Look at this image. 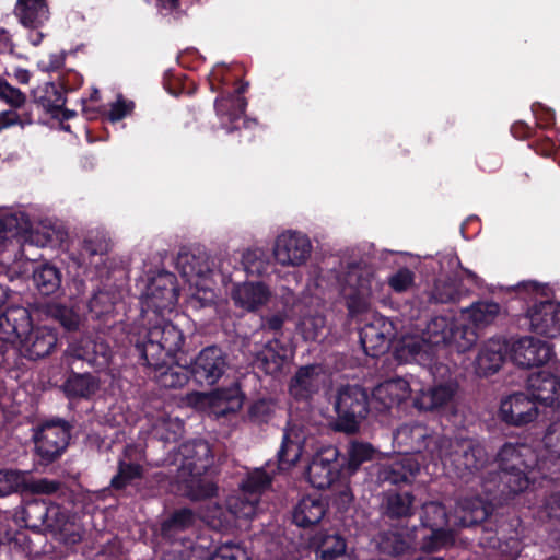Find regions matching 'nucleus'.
<instances>
[{
    "label": "nucleus",
    "mask_w": 560,
    "mask_h": 560,
    "mask_svg": "<svg viewBox=\"0 0 560 560\" xmlns=\"http://www.w3.org/2000/svg\"><path fill=\"white\" fill-rule=\"evenodd\" d=\"M545 452L524 458V446L505 443L498 453L494 469L482 478V490L492 499H509L527 490L530 485L547 488L560 482V421L552 422L544 435Z\"/></svg>",
    "instance_id": "f257e3e1"
},
{
    "label": "nucleus",
    "mask_w": 560,
    "mask_h": 560,
    "mask_svg": "<svg viewBox=\"0 0 560 560\" xmlns=\"http://www.w3.org/2000/svg\"><path fill=\"white\" fill-rule=\"evenodd\" d=\"M182 464L178 469V488L192 501L217 495L218 486L212 478L214 455L205 440H192L180 445Z\"/></svg>",
    "instance_id": "f03ea898"
},
{
    "label": "nucleus",
    "mask_w": 560,
    "mask_h": 560,
    "mask_svg": "<svg viewBox=\"0 0 560 560\" xmlns=\"http://www.w3.org/2000/svg\"><path fill=\"white\" fill-rule=\"evenodd\" d=\"M129 352L143 366H159L172 360L185 343L183 331L170 320L161 318L152 326L128 335Z\"/></svg>",
    "instance_id": "7ed1b4c3"
},
{
    "label": "nucleus",
    "mask_w": 560,
    "mask_h": 560,
    "mask_svg": "<svg viewBox=\"0 0 560 560\" xmlns=\"http://www.w3.org/2000/svg\"><path fill=\"white\" fill-rule=\"evenodd\" d=\"M513 290L517 299L533 303L518 319L521 325H527L530 331L547 338L560 335V302L538 301L545 288L536 281H522Z\"/></svg>",
    "instance_id": "20e7f679"
},
{
    "label": "nucleus",
    "mask_w": 560,
    "mask_h": 560,
    "mask_svg": "<svg viewBox=\"0 0 560 560\" xmlns=\"http://www.w3.org/2000/svg\"><path fill=\"white\" fill-rule=\"evenodd\" d=\"M439 457L460 481L469 483L479 480L482 487L483 470L491 465L485 446L472 439L455 440L448 443V451H439Z\"/></svg>",
    "instance_id": "39448f33"
},
{
    "label": "nucleus",
    "mask_w": 560,
    "mask_h": 560,
    "mask_svg": "<svg viewBox=\"0 0 560 560\" xmlns=\"http://www.w3.org/2000/svg\"><path fill=\"white\" fill-rule=\"evenodd\" d=\"M10 290L0 284V368H20L22 359L15 347L19 332L30 326V311L21 305H8Z\"/></svg>",
    "instance_id": "423d86ee"
},
{
    "label": "nucleus",
    "mask_w": 560,
    "mask_h": 560,
    "mask_svg": "<svg viewBox=\"0 0 560 560\" xmlns=\"http://www.w3.org/2000/svg\"><path fill=\"white\" fill-rule=\"evenodd\" d=\"M334 409L337 415L334 430L347 434L357 433L361 421L372 410L370 394L360 385L342 386L337 393Z\"/></svg>",
    "instance_id": "0eeeda50"
},
{
    "label": "nucleus",
    "mask_w": 560,
    "mask_h": 560,
    "mask_svg": "<svg viewBox=\"0 0 560 560\" xmlns=\"http://www.w3.org/2000/svg\"><path fill=\"white\" fill-rule=\"evenodd\" d=\"M58 335L55 328L48 326H34L30 315V326L19 332L15 347L20 351L22 364L20 368L4 369L12 378H18L20 371L25 369L24 359L36 361L52 353L57 347Z\"/></svg>",
    "instance_id": "6e6552de"
},
{
    "label": "nucleus",
    "mask_w": 560,
    "mask_h": 560,
    "mask_svg": "<svg viewBox=\"0 0 560 560\" xmlns=\"http://www.w3.org/2000/svg\"><path fill=\"white\" fill-rule=\"evenodd\" d=\"M71 424L63 419L44 422L34 434L36 455L42 465H50L66 451L71 438Z\"/></svg>",
    "instance_id": "1a4fd4ad"
},
{
    "label": "nucleus",
    "mask_w": 560,
    "mask_h": 560,
    "mask_svg": "<svg viewBox=\"0 0 560 560\" xmlns=\"http://www.w3.org/2000/svg\"><path fill=\"white\" fill-rule=\"evenodd\" d=\"M420 331L432 347H455L459 352L470 349L477 339L471 328L457 326L445 316H435L425 322Z\"/></svg>",
    "instance_id": "9d476101"
},
{
    "label": "nucleus",
    "mask_w": 560,
    "mask_h": 560,
    "mask_svg": "<svg viewBox=\"0 0 560 560\" xmlns=\"http://www.w3.org/2000/svg\"><path fill=\"white\" fill-rule=\"evenodd\" d=\"M521 520L510 514H491L490 518L482 523L479 545L483 548L505 551V548L514 549L518 546Z\"/></svg>",
    "instance_id": "9b49d317"
},
{
    "label": "nucleus",
    "mask_w": 560,
    "mask_h": 560,
    "mask_svg": "<svg viewBox=\"0 0 560 560\" xmlns=\"http://www.w3.org/2000/svg\"><path fill=\"white\" fill-rule=\"evenodd\" d=\"M191 380L199 386H212L224 375L228 355L218 346L203 348L188 365Z\"/></svg>",
    "instance_id": "f8f14e48"
},
{
    "label": "nucleus",
    "mask_w": 560,
    "mask_h": 560,
    "mask_svg": "<svg viewBox=\"0 0 560 560\" xmlns=\"http://www.w3.org/2000/svg\"><path fill=\"white\" fill-rule=\"evenodd\" d=\"M179 289L177 278L174 273L163 271L153 277L145 292L144 304L154 313L163 315L165 311L171 312L177 304Z\"/></svg>",
    "instance_id": "ddd939ff"
},
{
    "label": "nucleus",
    "mask_w": 560,
    "mask_h": 560,
    "mask_svg": "<svg viewBox=\"0 0 560 560\" xmlns=\"http://www.w3.org/2000/svg\"><path fill=\"white\" fill-rule=\"evenodd\" d=\"M537 402L527 393L516 392L501 400L499 418L510 427H525L538 417Z\"/></svg>",
    "instance_id": "4468645a"
},
{
    "label": "nucleus",
    "mask_w": 560,
    "mask_h": 560,
    "mask_svg": "<svg viewBox=\"0 0 560 560\" xmlns=\"http://www.w3.org/2000/svg\"><path fill=\"white\" fill-rule=\"evenodd\" d=\"M419 472L418 459L411 454H404L381 465L377 480L382 486L389 485L394 488L408 489L411 488Z\"/></svg>",
    "instance_id": "2eb2a0df"
},
{
    "label": "nucleus",
    "mask_w": 560,
    "mask_h": 560,
    "mask_svg": "<svg viewBox=\"0 0 560 560\" xmlns=\"http://www.w3.org/2000/svg\"><path fill=\"white\" fill-rule=\"evenodd\" d=\"M451 515L446 506L441 502L430 501L422 505L420 515L421 525L431 530L424 546L429 549H439L446 545L451 539L448 528Z\"/></svg>",
    "instance_id": "dca6fc26"
},
{
    "label": "nucleus",
    "mask_w": 560,
    "mask_h": 560,
    "mask_svg": "<svg viewBox=\"0 0 560 560\" xmlns=\"http://www.w3.org/2000/svg\"><path fill=\"white\" fill-rule=\"evenodd\" d=\"M339 451L336 446L320 447L312 457L307 467L308 480L317 489H327L339 477Z\"/></svg>",
    "instance_id": "f3484780"
},
{
    "label": "nucleus",
    "mask_w": 560,
    "mask_h": 560,
    "mask_svg": "<svg viewBox=\"0 0 560 560\" xmlns=\"http://www.w3.org/2000/svg\"><path fill=\"white\" fill-rule=\"evenodd\" d=\"M416 497L411 488H389L381 495L380 512L386 522L402 523L415 515Z\"/></svg>",
    "instance_id": "a211bd4d"
},
{
    "label": "nucleus",
    "mask_w": 560,
    "mask_h": 560,
    "mask_svg": "<svg viewBox=\"0 0 560 560\" xmlns=\"http://www.w3.org/2000/svg\"><path fill=\"white\" fill-rule=\"evenodd\" d=\"M493 513V504L480 495H466L457 499L452 515L457 527H478L482 533V523H486Z\"/></svg>",
    "instance_id": "6ab92c4d"
},
{
    "label": "nucleus",
    "mask_w": 560,
    "mask_h": 560,
    "mask_svg": "<svg viewBox=\"0 0 560 560\" xmlns=\"http://www.w3.org/2000/svg\"><path fill=\"white\" fill-rule=\"evenodd\" d=\"M59 516V505L50 504L44 500L27 501L21 511V520L24 526L36 533L60 529L62 520Z\"/></svg>",
    "instance_id": "aec40b11"
},
{
    "label": "nucleus",
    "mask_w": 560,
    "mask_h": 560,
    "mask_svg": "<svg viewBox=\"0 0 560 560\" xmlns=\"http://www.w3.org/2000/svg\"><path fill=\"white\" fill-rule=\"evenodd\" d=\"M312 245L306 235L296 232L280 234L273 247L276 260L283 265L301 266L311 256Z\"/></svg>",
    "instance_id": "412c9836"
},
{
    "label": "nucleus",
    "mask_w": 560,
    "mask_h": 560,
    "mask_svg": "<svg viewBox=\"0 0 560 560\" xmlns=\"http://www.w3.org/2000/svg\"><path fill=\"white\" fill-rule=\"evenodd\" d=\"M553 355L552 347L534 337L525 336L513 342L511 358L513 362L524 369L539 368Z\"/></svg>",
    "instance_id": "4be33fe9"
},
{
    "label": "nucleus",
    "mask_w": 560,
    "mask_h": 560,
    "mask_svg": "<svg viewBox=\"0 0 560 560\" xmlns=\"http://www.w3.org/2000/svg\"><path fill=\"white\" fill-rule=\"evenodd\" d=\"M410 392V385L406 380H387L373 388L370 395L371 408L377 413H385L407 400Z\"/></svg>",
    "instance_id": "5701e85b"
},
{
    "label": "nucleus",
    "mask_w": 560,
    "mask_h": 560,
    "mask_svg": "<svg viewBox=\"0 0 560 560\" xmlns=\"http://www.w3.org/2000/svg\"><path fill=\"white\" fill-rule=\"evenodd\" d=\"M68 353L73 359L82 360L97 370L107 368L112 358L109 343L97 336L80 338L69 346Z\"/></svg>",
    "instance_id": "b1692460"
},
{
    "label": "nucleus",
    "mask_w": 560,
    "mask_h": 560,
    "mask_svg": "<svg viewBox=\"0 0 560 560\" xmlns=\"http://www.w3.org/2000/svg\"><path fill=\"white\" fill-rule=\"evenodd\" d=\"M526 389L537 405L553 407L560 404V376L548 370L529 374Z\"/></svg>",
    "instance_id": "393cba45"
},
{
    "label": "nucleus",
    "mask_w": 560,
    "mask_h": 560,
    "mask_svg": "<svg viewBox=\"0 0 560 560\" xmlns=\"http://www.w3.org/2000/svg\"><path fill=\"white\" fill-rule=\"evenodd\" d=\"M310 546L315 552L316 560H354L347 552V540L336 529L317 532L311 539Z\"/></svg>",
    "instance_id": "a878e982"
},
{
    "label": "nucleus",
    "mask_w": 560,
    "mask_h": 560,
    "mask_svg": "<svg viewBox=\"0 0 560 560\" xmlns=\"http://www.w3.org/2000/svg\"><path fill=\"white\" fill-rule=\"evenodd\" d=\"M328 511V502L322 495H305L299 500L291 512L292 523L303 529L320 523Z\"/></svg>",
    "instance_id": "bb28decb"
},
{
    "label": "nucleus",
    "mask_w": 560,
    "mask_h": 560,
    "mask_svg": "<svg viewBox=\"0 0 560 560\" xmlns=\"http://www.w3.org/2000/svg\"><path fill=\"white\" fill-rule=\"evenodd\" d=\"M398 436L404 443L409 445V452L423 453L429 452L432 455L443 450L446 441L438 435L430 433L429 429L422 424L406 425L398 431Z\"/></svg>",
    "instance_id": "cd10ccee"
},
{
    "label": "nucleus",
    "mask_w": 560,
    "mask_h": 560,
    "mask_svg": "<svg viewBox=\"0 0 560 560\" xmlns=\"http://www.w3.org/2000/svg\"><path fill=\"white\" fill-rule=\"evenodd\" d=\"M508 343L500 338L489 339L479 350L475 360V371L479 376L497 373L505 360Z\"/></svg>",
    "instance_id": "c85d7f7f"
},
{
    "label": "nucleus",
    "mask_w": 560,
    "mask_h": 560,
    "mask_svg": "<svg viewBox=\"0 0 560 560\" xmlns=\"http://www.w3.org/2000/svg\"><path fill=\"white\" fill-rule=\"evenodd\" d=\"M457 387L453 384H440L421 389L413 399V406L424 411H441L453 401Z\"/></svg>",
    "instance_id": "c756f323"
},
{
    "label": "nucleus",
    "mask_w": 560,
    "mask_h": 560,
    "mask_svg": "<svg viewBox=\"0 0 560 560\" xmlns=\"http://www.w3.org/2000/svg\"><path fill=\"white\" fill-rule=\"evenodd\" d=\"M304 442L305 435L302 428L290 425L284 429L282 443L277 454L280 469H289L299 462Z\"/></svg>",
    "instance_id": "7c9ffc66"
},
{
    "label": "nucleus",
    "mask_w": 560,
    "mask_h": 560,
    "mask_svg": "<svg viewBox=\"0 0 560 560\" xmlns=\"http://www.w3.org/2000/svg\"><path fill=\"white\" fill-rule=\"evenodd\" d=\"M14 14L24 27L42 28L50 18L48 0H16Z\"/></svg>",
    "instance_id": "2f4dec72"
},
{
    "label": "nucleus",
    "mask_w": 560,
    "mask_h": 560,
    "mask_svg": "<svg viewBox=\"0 0 560 560\" xmlns=\"http://www.w3.org/2000/svg\"><path fill=\"white\" fill-rule=\"evenodd\" d=\"M289 359V349L279 339L268 341L255 355V364L266 374L280 373Z\"/></svg>",
    "instance_id": "473e14b6"
},
{
    "label": "nucleus",
    "mask_w": 560,
    "mask_h": 560,
    "mask_svg": "<svg viewBox=\"0 0 560 560\" xmlns=\"http://www.w3.org/2000/svg\"><path fill=\"white\" fill-rule=\"evenodd\" d=\"M247 88L248 82L240 81L234 92L229 93L226 96H218L214 101L217 115L226 117L231 124L243 119L247 108V100L243 94Z\"/></svg>",
    "instance_id": "72a5a7b5"
},
{
    "label": "nucleus",
    "mask_w": 560,
    "mask_h": 560,
    "mask_svg": "<svg viewBox=\"0 0 560 560\" xmlns=\"http://www.w3.org/2000/svg\"><path fill=\"white\" fill-rule=\"evenodd\" d=\"M100 380L91 373H77L71 371L61 390L68 399H91L100 389Z\"/></svg>",
    "instance_id": "f704fd0d"
},
{
    "label": "nucleus",
    "mask_w": 560,
    "mask_h": 560,
    "mask_svg": "<svg viewBox=\"0 0 560 560\" xmlns=\"http://www.w3.org/2000/svg\"><path fill=\"white\" fill-rule=\"evenodd\" d=\"M147 368L151 370L149 376L152 377L160 387L166 389L183 388L191 378L187 365L168 364V360H166L165 363H161L159 366Z\"/></svg>",
    "instance_id": "c9c22d12"
},
{
    "label": "nucleus",
    "mask_w": 560,
    "mask_h": 560,
    "mask_svg": "<svg viewBox=\"0 0 560 560\" xmlns=\"http://www.w3.org/2000/svg\"><path fill=\"white\" fill-rule=\"evenodd\" d=\"M382 327H385V323L378 318L361 328L360 342L368 355L378 357L387 349L388 337Z\"/></svg>",
    "instance_id": "e433bc0d"
},
{
    "label": "nucleus",
    "mask_w": 560,
    "mask_h": 560,
    "mask_svg": "<svg viewBox=\"0 0 560 560\" xmlns=\"http://www.w3.org/2000/svg\"><path fill=\"white\" fill-rule=\"evenodd\" d=\"M34 102L42 106L52 117H57V110L66 104L65 91L59 83L45 82L32 92Z\"/></svg>",
    "instance_id": "4c0bfd02"
},
{
    "label": "nucleus",
    "mask_w": 560,
    "mask_h": 560,
    "mask_svg": "<svg viewBox=\"0 0 560 560\" xmlns=\"http://www.w3.org/2000/svg\"><path fill=\"white\" fill-rule=\"evenodd\" d=\"M270 292L262 282H248L237 288L233 293L235 303L248 311H255L257 307L266 304Z\"/></svg>",
    "instance_id": "58836bf2"
},
{
    "label": "nucleus",
    "mask_w": 560,
    "mask_h": 560,
    "mask_svg": "<svg viewBox=\"0 0 560 560\" xmlns=\"http://www.w3.org/2000/svg\"><path fill=\"white\" fill-rule=\"evenodd\" d=\"M376 448L370 443L352 439L346 447L345 469L349 475H354L366 462H372L376 455Z\"/></svg>",
    "instance_id": "ea45409f"
},
{
    "label": "nucleus",
    "mask_w": 560,
    "mask_h": 560,
    "mask_svg": "<svg viewBox=\"0 0 560 560\" xmlns=\"http://www.w3.org/2000/svg\"><path fill=\"white\" fill-rule=\"evenodd\" d=\"M61 271L50 262H43L33 271V282L42 295H51L61 285Z\"/></svg>",
    "instance_id": "a19ab883"
},
{
    "label": "nucleus",
    "mask_w": 560,
    "mask_h": 560,
    "mask_svg": "<svg viewBox=\"0 0 560 560\" xmlns=\"http://www.w3.org/2000/svg\"><path fill=\"white\" fill-rule=\"evenodd\" d=\"M431 343L427 341L424 336H402L397 348L396 357L399 360L420 361L429 357V347Z\"/></svg>",
    "instance_id": "79ce46f5"
},
{
    "label": "nucleus",
    "mask_w": 560,
    "mask_h": 560,
    "mask_svg": "<svg viewBox=\"0 0 560 560\" xmlns=\"http://www.w3.org/2000/svg\"><path fill=\"white\" fill-rule=\"evenodd\" d=\"M271 483L272 477L264 468H257L241 481L240 490L259 502L260 494L271 487Z\"/></svg>",
    "instance_id": "37998d69"
},
{
    "label": "nucleus",
    "mask_w": 560,
    "mask_h": 560,
    "mask_svg": "<svg viewBox=\"0 0 560 560\" xmlns=\"http://www.w3.org/2000/svg\"><path fill=\"white\" fill-rule=\"evenodd\" d=\"M30 230L25 214L9 213L0 217V240L7 241L23 236Z\"/></svg>",
    "instance_id": "c03bdc74"
},
{
    "label": "nucleus",
    "mask_w": 560,
    "mask_h": 560,
    "mask_svg": "<svg viewBox=\"0 0 560 560\" xmlns=\"http://www.w3.org/2000/svg\"><path fill=\"white\" fill-rule=\"evenodd\" d=\"M378 548L383 553L399 557L411 549L409 538L399 532H383L380 534Z\"/></svg>",
    "instance_id": "a18cd8bd"
},
{
    "label": "nucleus",
    "mask_w": 560,
    "mask_h": 560,
    "mask_svg": "<svg viewBox=\"0 0 560 560\" xmlns=\"http://www.w3.org/2000/svg\"><path fill=\"white\" fill-rule=\"evenodd\" d=\"M258 501L240 490L226 499V509L235 518L249 520L256 514Z\"/></svg>",
    "instance_id": "49530a36"
},
{
    "label": "nucleus",
    "mask_w": 560,
    "mask_h": 560,
    "mask_svg": "<svg viewBox=\"0 0 560 560\" xmlns=\"http://www.w3.org/2000/svg\"><path fill=\"white\" fill-rule=\"evenodd\" d=\"M195 515L188 508L175 510L167 518L162 522L161 532L163 536H173L178 532L185 530L194 525Z\"/></svg>",
    "instance_id": "de8ad7c7"
},
{
    "label": "nucleus",
    "mask_w": 560,
    "mask_h": 560,
    "mask_svg": "<svg viewBox=\"0 0 560 560\" xmlns=\"http://www.w3.org/2000/svg\"><path fill=\"white\" fill-rule=\"evenodd\" d=\"M144 469L138 463L118 462L117 474L110 480V487L114 490H124L132 481L142 479Z\"/></svg>",
    "instance_id": "09e8293b"
},
{
    "label": "nucleus",
    "mask_w": 560,
    "mask_h": 560,
    "mask_svg": "<svg viewBox=\"0 0 560 560\" xmlns=\"http://www.w3.org/2000/svg\"><path fill=\"white\" fill-rule=\"evenodd\" d=\"M26 487V472L15 469H0V498L24 492Z\"/></svg>",
    "instance_id": "8fccbe9b"
},
{
    "label": "nucleus",
    "mask_w": 560,
    "mask_h": 560,
    "mask_svg": "<svg viewBox=\"0 0 560 560\" xmlns=\"http://www.w3.org/2000/svg\"><path fill=\"white\" fill-rule=\"evenodd\" d=\"M314 373V366H301L290 382V393L298 398L310 397L313 392Z\"/></svg>",
    "instance_id": "3c124183"
},
{
    "label": "nucleus",
    "mask_w": 560,
    "mask_h": 560,
    "mask_svg": "<svg viewBox=\"0 0 560 560\" xmlns=\"http://www.w3.org/2000/svg\"><path fill=\"white\" fill-rule=\"evenodd\" d=\"M218 413L228 416L236 413L243 406V397L238 388H225L215 393Z\"/></svg>",
    "instance_id": "603ef678"
},
{
    "label": "nucleus",
    "mask_w": 560,
    "mask_h": 560,
    "mask_svg": "<svg viewBox=\"0 0 560 560\" xmlns=\"http://www.w3.org/2000/svg\"><path fill=\"white\" fill-rule=\"evenodd\" d=\"M110 248V240L103 231L92 230L85 235L82 250L89 256L106 255Z\"/></svg>",
    "instance_id": "864d4df0"
},
{
    "label": "nucleus",
    "mask_w": 560,
    "mask_h": 560,
    "mask_svg": "<svg viewBox=\"0 0 560 560\" xmlns=\"http://www.w3.org/2000/svg\"><path fill=\"white\" fill-rule=\"evenodd\" d=\"M88 307L92 318L102 319L104 316L114 312L115 302L110 293L98 291L90 299Z\"/></svg>",
    "instance_id": "5fc2aeb1"
},
{
    "label": "nucleus",
    "mask_w": 560,
    "mask_h": 560,
    "mask_svg": "<svg viewBox=\"0 0 560 560\" xmlns=\"http://www.w3.org/2000/svg\"><path fill=\"white\" fill-rule=\"evenodd\" d=\"M500 313V304L493 301H479L469 308V316L476 324H490Z\"/></svg>",
    "instance_id": "6e6d98bb"
},
{
    "label": "nucleus",
    "mask_w": 560,
    "mask_h": 560,
    "mask_svg": "<svg viewBox=\"0 0 560 560\" xmlns=\"http://www.w3.org/2000/svg\"><path fill=\"white\" fill-rule=\"evenodd\" d=\"M200 0H159L160 12L170 20L180 21L187 16L188 10L191 9Z\"/></svg>",
    "instance_id": "4d7b16f0"
},
{
    "label": "nucleus",
    "mask_w": 560,
    "mask_h": 560,
    "mask_svg": "<svg viewBox=\"0 0 560 560\" xmlns=\"http://www.w3.org/2000/svg\"><path fill=\"white\" fill-rule=\"evenodd\" d=\"M264 252L259 248L247 249L242 255V265L246 273L252 276H261L266 272L267 260Z\"/></svg>",
    "instance_id": "13d9d810"
},
{
    "label": "nucleus",
    "mask_w": 560,
    "mask_h": 560,
    "mask_svg": "<svg viewBox=\"0 0 560 560\" xmlns=\"http://www.w3.org/2000/svg\"><path fill=\"white\" fill-rule=\"evenodd\" d=\"M275 415V404L270 399H258L248 409L249 421L255 424L268 423Z\"/></svg>",
    "instance_id": "bf43d9fd"
},
{
    "label": "nucleus",
    "mask_w": 560,
    "mask_h": 560,
    "mask_svg": "<svg viewBox=\"0 0 560 560\" xmlns=\"http://www.w3.org/2000/svg\"><path fill=\"white\" fill-rule=\"evenodd\" d=\"M459 293L455 285L447 281L438 280L431 291L430 301L434 303H452L458 300Z\"/></svg>",
    "instance_id": "052dcab7"
},
{
    "label": "nucleus",
    "mask_w": 560,
    "mask_h": 560,
    "mask_svg": "<svg viewBox=\"0 0 560 560\" xmlns=\"http://www.w3.org/2000/svg\"><path fill=\"white\" fill-rule=\"evenodd\" d=\"M0 101L7 103L13 109H21L26 103V95L20 89L12 86L0 78Z\"/></svg>",
    "instance_id": "680f3d73"
},
{
    "label": "nucleus",
    "mask_w": 560,
    "mask_h": 560,
    "mask_svg": "<svg viewBox=\"0 0 560 560\" xmlns=\"http://www.w3.org/2000/svg\"><path fill=\"white\" fill-rule=\"evenodd\" d=\"M32 124L33 117L30 110L19 113L18 109L11 108L0 113V131L13 126H21L23 128Z\"/></svg>",
    "instance_id": "e2e57ef3"
},
{
    "label": "nucleus",
    "mask_w": 560,
    "mask_h": 560,
    "mask_svg": "<svg viewBox=\"0 0 560 560\" xmlns=\"http://www.w3.org/2000/svg\"><path fill=\"white\" fill-rule=\"evenodd\" d=\"M52 317L67 330L75 331L80 326V316L72 308L65 305H57L52 310Z\"/></svg>",
    "instance_id": "0e129e2a"
},
{
    "label": "nucleus",
    "mask_w": 560,
    "mask_h": 560,
    "mask_svg": "<svg viewBox=\"0 0 560 560\" xmlns=\"http://www.w3.org/2000/svg\"><path fill=\"white\" fill-rule=\"evenodd\" d=\"M415 284V273L409 268H399L388 278V285L396 293L408 291Z\"/></svg>",
    "instance_id": "69168bd1"
},
{
    "label": "nucleus",
    "mask_w": 560,
    "mask_h": 560,
    "mask_svg": "<svg viewBox=\"0 0 560 560\" xmlns=\"http://www.w3.org/2000/svg\"><path fill=\"white\" fill-rule=\"evenodd\" d=\"M208 560H250V558L243 548L226 542L219 546Z\"/></svg>",
    "instance_id": "338daca9"
},
{
    "label": "nucleus",
    "mask_w": 560,
    "mask_h": 560,
    "mask_svg": "<svg viewBox=\"0 0 560 560\" xmlns=\"http://www.w3.org/2000/svg\"><path fill=\"white\" fill-rule=\"evenodd\" d=\"M347 308L351 317H358L365 314L370 308V300L361 291H353L347 296Z\"/></svg>",
    "instance_id": "774afa93"
}]
</instances>
